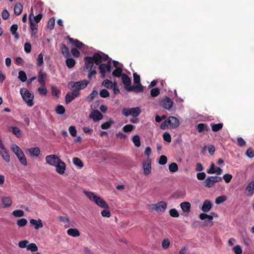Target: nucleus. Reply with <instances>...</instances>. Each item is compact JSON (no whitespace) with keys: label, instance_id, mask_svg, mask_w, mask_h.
Instances as JSON below:
<instances>
[{"label":"nucleus","instance_id":"obj_1","mask_svg":"<svg viewBox=\"0 0 254 254\" xmlns=\"http://www.w3.org/2000/svg\"><path fill=\"white\" fill-rule=\"evenodd\" d=\"M83 192L91 201L94 202L98 206L104 209L109 208L107 203L99 196L87 190H84Z\"/></svg>","mask_w":254,"mask_h":254},{"label":"nucleus","instance_id":"obj_2","mask_svg":"<svg viewBox=\"0 0 254 254\" xmlns=\"http://www.w3.org/2000/svg\"><path fill=\"white\" fill-rule=\"evenodd\" d=\"M122 79L126 90L128 91H143V88L141 84L131 86V80L127 74H123L122 75Z\"/></svg>","mask_w":254,"mask_h":254},{"label":"nucleus","instance_id":"obj_3","mask_svg":"<svg viewBox=\"0 0 254 254\" xmlns=\"http://www.w3.org/2000/svg\"><path fill=\"white\" fill-rule=\"evenodd\" d=\"M180 124L179 120L174 117H170L160 126L162 129L168 128H174L177 127Z\"/></svg>","mask_w":254,"mask_h":254},{"label":"nucleus","instance_id":"obj_4","mask_svg":"<svg viewBox=\"0 0 254 254\" xmlns=\"http://www.w3.org/2000/svg\"><path fill=\"white\" fill-rule=\"evenodd\" d=\"M88 84V82L86 80H80L77 82L70 81L67 84L68 88L72 90L77 91L79 93V91L84 89Z\"/></svg>","mask_w":254,"mask_h":254},{"label":"nucleus","instance_id":"obj_5","mask_svg":"<svg viewBox=\"0 0 254 254\" xmlns=\"http://www.w3.org/2000/svg\"><path fill=\"white\" fill-rule=\"evenodd\" d=\"M20 94L23 100L26 103L28 106L32 107L34 105V95L31 93L26 88H22L20 91Z\"/></svg>","mask_w":254,"mask_h":254},{"label":"nucleus","instance_id":"obj_6","mask_svg":"<svg viewBox=\"0 0 254 254\" xmlns=\"http://www.w3.org/2000/svg\"><path fill=\"white\" fill-rule=\"evenodd\" d=\"M222 181V178L218 176H209L203 182V185L206 188L212 187L216 183Z\"/></svg>","mask_w":254,"mask_h":254},{"label":"nucleus","instance_id":"obj_7","mask_svg":"<svg viewBox=\"0 0 254 254\" xmlns=\"http://www.w3.org/2000/svg\"><path fill=\"white\" fill-rule=\"evenodd\" d=\"M141 113V110L139 107L131 108H124L122 110L123 114L126 117L132 116L134 117H136Z\"/></svg>","mask_w":254,"mask_h":254},{"label":"nucleus","instance_id":"obj_8","mask_svg":"<svg viewBox=\"0 0 254 254\" xmlns=\"http://www.w3.org/2000/svg\"><path fill=\"white\" fill-rule=\"evenodd\" d=\"M167 203L164 201H161L156 204H151V208L158 213H163L167 208Z\"/></svg>","mask_w":254,"mask_h":254},{"label":"nucleus","instance_id":"obj_9","mask_svg":"<svg viewBox=\"0 0 254 254\" xmlns=\"http://www.w3.org/2000/svg\"><path fill=\"white\" fill-rule=\"evenodd\" d=\"M0 154L2 159L6 162H9L10 161V156L8 153V151L5 147L4 145L2 142L1 140L0 139Z\"/></svg>","mask_w":254,"mask_h":254},{"label":"nucleus","instance_id":"obj_10","mask_svg":"<svg viewBox=\"0 0 254 254\" xmlns=\"http://www.w3.org/2000/svg\"><path fill=\"white\" fill-rule=\"evenodd\" d=\"M91 58H93L92 59L96 64L99 65L102 62L107 61L108 57L103 53H96Z\"/></svg>","mask_w":254,"mask_h":254},{"label":"nucleus","instance_id":"obj_11","mask_svg":"<svg viewBox=\"0 0 254 254\" xmlns=\"http://www.w3.org/2000/svg\"><path fill=\"white\" fill-rule=\"evenodd\" d=\"M217 217V215L214 213H211L210 215H208L206 213H200L199 214V217L201 220H204L207 219L209 221L208 223L205 222V225L212 226L213 225V222L212 221L213 219V217Z\"/></svg>","mask_w":254,"mask_h":254},{"label":"nucleus","instance_id":"obj_12","mask_svg":"<svg viewBox=\"0 0 254 254\" xmlns=\"http://www.w3.org/2000/svg\"><path fill=\"white\" fill-rule=\"evenodd\" d=\"M60 159L58 156L54 154L48 155L45 157L46 163L53 166H55Z\"/></svg>","mask_w":254,"mask_h":254},{"label":"nucleus","instance_id":"obj_13","mask_svg":"<svg viewBox=\"0 0 254 254\" xmlns=\"http://www.w3.org/2000/svg\"><path fill=\"white\" fill-rule=\"evenodd\" d=\"M111 63L108 62L106 64H101L99 66L100 72L101 74V77L104 78L105 76L106 71L110 72Z\"/></svg>","mask_w":254,"mask_h":254},{"label":"nucleus","instance_id":"obj_14","mask_svg":"<svg viewBox=\"0 0 254 254\" xmlns=\"http://www.w3.org/2000/svg\"><path fill=\"white\" fill-rule=\"evenodd\" d=\"M55 167L56 168V171L58 174L63 175L66 169V165L61 159L58 162Z\"/></svg>","mask_w":254,"mask_h":254},{"label":"nucleus","instance_id":"obj_15","mask_svg":"<svg viewBox=\"0 0 254 254\" xmlns=\"http://www.w3.org/2000/svg\"><path fill=\"white\" fill-rule=\"evenodd\" d=\"M161 105L165 109L170 110L173 106V102L168 97L163 98L161 101Z\"/></svg>","mask_w":254,"mask_h":254},{"label":"nucleus","instance_id":"obj_16","mask_svg":"<svg viewBox=\"0 0 254 254\" xmlns=\"http://www.w3.org/2000/svg\"><path fill=\"white\" fill-rule=\"evenodd\" d=\"M3 208H6L10 207L12 204V200L10 196H2L1 197Z\"/></svg>","mask_w":254,"mask_h":254},{"label":"nucleus","instance_id":"obj_17","mask_svg":"<svg viewBox=\"0 0 254 254\" xmlns=\"http://www.w3.org/2000/svg\"><path fill=\"white\" fill-rule=\"evenodd\" d=\"M207 173L209 174L220 175L222 173V170L219 167H215V165L212 163L209 169L207 170Z\"/></svg>","mask_w":254,"mask_h":254},{"label":"nucleus","instance_id":"obj_18","mask_svg":"<svg viewBox=\"0 0 254 254\" xmlns=\"http://www.w3.org/2000/svg\"><path fill=\"white\" fill-rule=\"evenodd\" d=\"M43 17V15L41 13H39L37 15L35 16L34 14L33 9L32 7L30 10V14L29 15V18H31L33 23L37 24L40 21L41 19Z\"/></svg>","mask_w":254,"mask_h":254},{"label":"nucleus","instance_id":"obj_19","mask_svg":"<svg viewBox=\"0 0 254 254\" xmlns=\"http://www.w3.org/2000/svg\"><path fill=\"white\" fill-rule=\"evenodd\" d=\"M26 152L32 157H37L40 153V149L39 147H31L27 148Z\"/></svg>","mask_w":254,"mask_h":254},{"label":"nucleus","instance_id":"obj_20","mask_svg":"<svg viewBox=\"0 0 254 254\" xmlns=\"http://www.w3.org/2000/svg\"><path fill=\"white\" fill-rule=\"evenodd\" d=\"M29 222L31 225L34 226V229L37 230L43 227L42 221L40 219H38V220L31 219Z\"/></svg>","mask_w":254,"mask_h":254},{"label":"nucleus","instance_id":"obj_21","mask_svg":"<svg viewBox=\"0 0 254 254\" xmlns=\"http://www.w3.org/2000/svg\"><path fill=\"white\" fill-rule=\"evenodd\" d=\"M93 58L91 57H86L84 58L85 66L84 68L91 70L94 65Z\"/></svg>","mask_w":254,"mask_h":254},{"label":"nucleus","instance_id":"obj_22","mask_svg":"<svg viewBox=\"0 0 254 254\" xmlns=\"http://www.w3.org/2000/svg\"><path fill=\"white\" fill-rule=\"evenodd\" d=\"M89 117L92 119L94 122H97L103 118V115L99 111L94 110L90 113Z\"/></svg>","mask_w":254,"mask_h":254},{"label":"nucleus","instance_id":"obj_23","mask_svg":"<svg viewBox=\"0 0 254 254\" xmlns=\"http://www.w3.org/2000/svg\"><path fill=\"white\" fill-rule=\"evenodd\" d=\"M254 192V181H252L246 188L245 194L249 196H252Z\"/></svg>","mask_w":254,"mask_h":254},{"label":"nucleus","instance_id":"obj_24","mask_svg":"<svg viewBox=\"0 0 254 254\" xmlns=\"http://www.w3.org/2000/svg\"><path fill=\"white\" fill-rule=\"evenodd\" d=\"M78 95L79 93H77V91H74L73 90L71 93H67L65 96V103L66 104H68Z\"/></svg>","mask_w":254,"mask_h":254},{"label":"nucleus","instance_id":"obj_25","mask_svg":"<svg viewBox=\"0 0 254 254\" xmlns=\"http://www.w3.org/2000/svg\"><path fill=\"white\" fill-rule=\"evenodd\" d=\"M143 172L145 175H149L151 172V165L150 161L148 160L143 163Z\"/></svg>","mask_w":254,"mask_h":254},{"label":"nucleus","instance_id":"obj_26","mask_svg":"<svg viewBox=\"0 0 254 254\" xmlns=\"http://www.w3.org/2000/svg\"><path fill=\"white\" fill-rule=\"evenodd\" d=\"M180 207L184 212L188 213L190 211L191 205L189 202L185 201L181 203Z\"/></svg>","mask_w":254,"mask_h":254},{"label":"nucleus","instance_id":"obj_27","mask_svg":"<svg viewBox=\"0 0 254 254\" xmlns=\"http://www.w3.org/2000/svg\"><path fill=\"white\" fill-rule=\"evenodd\" d=\"M211 207L212 204L210 201L205 200L203 203L201 207V210L204 212H207L211 209Z\"/></svg>","mask_w":254,"mask_h":254},{"label":"nucleus","instance_id":"obj_28","mask_svg":"<svg viewBox=\"0 0 254 254\" xmlns=\"http://www.w3.org/2000/svg\"><path fill=\"white\" fill-rule=\"evenodd\" d=\"M58 219L60 222H62L64 224V227L66 228H69L71 226L68 217L64 216H60L58 217Z\"/></svg>","mask_w":254,"mask_h":254},{"label":"nucleus","instance_id":"obj_29","mask_svg":"<svg viewBox=\"0 0 254 254\" xmlns=\"http://www.w3.org/2000/svg\"><path fill=\"white\" fill-rule=\"evenodd\" d=\"M67 234L73 237H77L80 236L79 231L75 228H70L67 230Z\"/></svg>","mask_w":254,"mask_h":254},{"label":"nucleus","instance_id":"obj_30","mask_svg":"<svg viewBox=\"0 0 254 254\" xmlns=\"http://www.w3.org/2000/svg\"><path fill=\"white\" fill-rule=\"evenodd\" d=\"M46 76L47 74L45 72H43L42 70H40L39 72L38 82L42 86H45V79Z\"/></svg>","mask_w":254,"mask_h":254},{"label":"nucleus","instance_id":"obj_31","mask_svg":"<svg viewBox=\"0 0 254 254\" xmlns=\"http://www.w3.org/2000/svg\"><path fill=\"white\" fill-rule=\"evenodd\" d=\"M16 156H17V158L19 159V161L22 165L24 166L27 165V160L23 151L20 152L19 153H18L17 155H16Z\"/></svg>","mask_w":254,"mask_h":254},{"label":"nucleus","instance_id":"obj_32","mask_svg":"<svg viewBox=\"0 0 254 254\" xmlns=\"http://www.w3.org/2000/svg\"><path fill=\"white\" fill-rule=\"evenodd\" d=\"M197 129L199 132L201 133L204 131H208L209 128L206 124L200 123L197 125Z\"/></svg>","mask_w":254,"mask_h":254},{"label":"nucleus","instance_id":"obj_33","mask_svg":"<svg viewBox=\"0 0 254 254\" xmlns=\"http://www.w3.org/2000/svg\"><path fill=\"white\" fill-rule=\"evenodd\" d=\"M61 52L64 56L67 58L69 57L70 56V53L69 51L68 48L64 45V44H62L61 45Z\"/></svg>","mask_w":254,"mask_h":254},{"label":"nucleus","instance_id":"obj_34","mask_svg":"<svg viewBox=\"0 0 254 254\" xmlns=\"http://www.w3.org/2000/svg\"><path fill=\"white\" fill-rule=\"evenodd\" d=\"M23 9V6L22 4L20 3H16L14 7V12L15 15H20Z\"/></svg>","mask_w":254,"mask_h":254},{"label":"nucleus","instance_id":"obj_35","mask_svg":"<svg viewBox=\"0 0 254 254\" xmlns=\"http://www.w3.org/2000/svg\"><path fill=\"white\" fill-rule=\"evenodd\" d=\"M70 43L74 45L76 47L78 48H81L83 46V43L77 40H73L72 38L67 37Z\"/></svg>","mask_w":254,"mask_h":254},{"label":"nucleus","instance_id":"obj_36","mask_svg":"<svg viewBox=\"0 0 254 254\" xmlns=\"http://www.w3.org/2000/svg\"><path fill=\"white\" fill-rule=\"evenodd\" d=\"M12 214L15 217H21L24 215V211L20 209L13 211Z\"/></svg>","mask_w":254,"mask_h":254},{"label":"nucleus","instance_id":"obj_37","mask_svg":"<svg viewBox=\"0 0 254 254\" xmlns=\"http://www.w3.org/2000/svg\"><path fill=\"white\" fill-rule=\"evenodd\" d=\"M102 85L107 88L111 89L114 85V82L113 83L112 81L106 79L102 82Z\"/></svg>","mask_w":254,"mask_h":254},{"label":"nucleus","instance_id":"obj_38","mask_svg":"<svg viewBox=\"0 0 254 254\" xmlns=\"http://www.w3.org/2000/svg\"><path fill=\"white\" fill-rule=\"evenodd\" d=\"M11 149L15 155L22 151L20 147L15 144H11Z\"/></svg>","mask_w":254,"mask_h":254},{"label":"nucleus","instance_id":"obj_39","mask_svg":"<svg viewBox=\"0 0 254 254\" xmlns=\"http://www.w3.org/2000/svg\"><path fill=\"white\" fill-rule=\"evenodd\" d=\"M132 140L135 146L138 147L140 146V140L139 135H134L132 137Z\"/></svg>","mask_w":254,"mask_h":254},{"label":"nucleus","instance_id":"obj_40","mask_svg":"<svg viewBox=\"0 0 254 254\" xmlns=\"http://www.w3.org/2000/svg\"><path fill=\"white\" fill-rule=\"evenodd\" d=\"M112 74L114 76L116 77H120L122 76V69L120 67H117L116 69L113 71Z\"/></svg>","mask_w":254,"mask_h":254},{"label":"nucleus","instance_id":"obj_41","mask_svg":"<svg viewBox=\"0 0 254 254\" xmlns=\"http://www.w3.org/2000/svg\"><path fill=\"white\" fill-rule=\"evenodd\" d=\"M211 126L212 127V130L213 131H217L221 129L223 127V124L219 123L217 124H211Z\"/></svg>","mask_w":254,"mask_h":254},{"label":"nucleus","instance_id":"obj_42","mask_svg":"<svg viewBox=\"0 0 254 254\" xmlns=\"http://www.w3.org/2000/svg\"><path fill=\"white\" fill-rule=\"evenodd\" d=\"M169 170L171 172H176L178 170V165L176 163H172L169 166Z\"/></svg>","mask_w":254,"mask_h":254},{"label":"nucleus","instance_id":"obj_43","mask_svg":"<svg viewBox=\"0 0 254 254\" xmlns=\"http://www.w3.org/2000/svg\"><path fill=\"white\" fill-rule=\"evenodd\" d=\"M28 223L27 220L25 218H21L17 221V225L20 227H24L27 225Z\"/></svg>","mask_w":254,"mask_h":254},{"label":"nucleus","instance_id":"obj_44","mask_svg":"<svg viewBox=\"0 0 254 254\" xmlns=\"http://www.w3.org/2000/svg\"><path fill=\"white\" fill-rule=\"evenodd\" d=\"M18 78L22 81L25 82L27 80V76L25 72L22 70H20L18 73Z\"/></svg>","mask_w":254,"mask_h":254},{"label":"nucleus","instance_id":"obj_45","mask_svg":"<svg viewBox=\"0 0 254 254\" xmlns=\"http://www.w3.org/2000/svg\"><path fill=\"white\" fill-rule=\"evenodd\" d=\"M55 24V19L54 17L51 18L47 23V28L50 30H52L54 28Z\"/></svg>","mask_w":254,"mask_h":254},{"label":"nucleus","instance_id":"obj_46","mask_svg":"<svg viewBox=\"0 0 254 254\" xmlns=\"http://www.w3.org/2000/svg\"><path fill=\"white\" fill-rule=\"evenodd\" d=\"M75 64L74 60L72 58H67L66 60V64L69 68L72 67Z\"/></svg>","mask_w":254,"mask_h":254},{"label":"nucleus","instance_id":"obj_47","mask_svg":"<svg viewBox=\"0 0 254 254\" xmlns=\"http://www.w3.org/2000/svg\"><path fill=\"white\" fill-rule=\"evenodd\" d=\"M27 250L31 252H36L38 250V247L35 243H31L27 246Z\"/></svg>","mask_w":254,"mask_h":254},{"label":"nucleus","instance_id":"obj_48","mask_svg":"<svg viewBox=\"0 0 254 254\" xmlns=\"http://www.w3.org/2000/svg\"><path fill=\"white\" fill-rule=\"evenodd\" d=\"M73 163L75 165H76V166H78L80 168H81L83 166V163L82 162L81 160L78 158H76V157L73 158Z\"/></svg>","mask_w":254,"mask_h":254},{"label":"nucleus","instance_id":"obj_49","mask_svg":"<svg viewBox=\"0 0 254 254\" xmlns=\"http://www.w3.org/2000/svg\"><path fill=\"white\" fill-rule=\"evenodd\" d=\"M56 111L58 114L62 115L65 112V109L63 105H59L57 106Z\"/></svg>","mask_w":254,"mask_h":254},{"label":"nucleus","instance_id":"obj_50","mask_svg":"<svg viewBox=\"0 0 254 254\" xmlns=\"http://www.w3.org/2000/svg\"><path fill=\"white\" fill-rule=\"evenodd\" d=\"M226 196L225 195H221L217 197L215 199V203L217 204H219L221 203L224 202L226 200Z\"/></svg>","mask_w":254,"mask_h":254},{"label":"nucleus","instance_id":"obj_51","mask_svg":"<svg viewBox=\"0 0 254 254\" xmlns=\"http://www.w3.org/2000/svg\"><path fill=\"white\" fill-rule=\"evenodd\" d=\"M68 131L72 136L75 137L76 136L77 130L75 126H70L68 128Z\"/></svg>","mask_w":254,"mask_h":254},{"label":"nucleus","instance_id":"obj_52","mask_svg":"<svg viewBox=\"0 0 254 254\" xmlns=\"http://www.w3.org/2000/svg\"><path fill=\"white\" fill-rule=\"evenodd\" d=\"M12 133L15 135L17 137H20L21 135V131L19 128L17 127H12Z\"/></svg>","mask_w":254,"mask_h":254},{"label":"nucleus","instance_id":"obj_53","mask_svg":"<svg viewBox=\"0 0 254 254\" xmlns=\"http://www.w3.org/2000/svg\"><path fill=\"white\" fill-rule=\"evenodd\" d=\"M98 94V93L96 90H93L92 92L90 94V95L87 97V99L89 101H92L93 99L96 97Z\"/></svg>","mask_w":254,"mask_h":254},{"label":"nucleus","instance_id":"obj_54","mask_svg":"<svg viewBox=\"0 0 254 254\" xmlns=\"http://www.w3.org/2000/svg\"><path fill=\"white\" fill-rule=\"evenodd\" d=\"M246 154L250 158H253L254 157V150L251 147L249 148L246 152Z\"/></svg>","mask_w":254,"mask_h":254},{"label":"nucleus","instance_id":"obj_55","mask_svg":"<svg viewBox=\"0 0 254 254\" xmlns=\"http://www.w3.org/2000/svg\"><path fill=\"white\" fill-rule=\"evenodd\" d=\"M170 242L168 239L163 240L162 242V247L165 249L168 248L170 246Z\"/></svg>","mask_w":254,"mask_h":254},{"label":"nucleus","instance_id":"obj_56","mask_svg":"<svg viewBox=\"0 0 254 254\" xmlns=\"http://www.w3.org/2000/svg\"><path fill=\"white\" fill-rule=\"evenodd\" d=\"M163 137L165 141H166L168 142H169V143L171 142V137L169 132H164L163 135Z\"/></svg>","mask_w":254,"mask_h":254},{"label":"nucleus","instance_id":"obj_57","mask_svg":"<svg viewBox=\"0 0 254 254\" xmlns=\"http://www.w3.org/2000/svg\"><path fill=\"white\" fill-rule=\"evenodd\" d=\"M29 241L28 240H23L19 242L18 246L21 248H27V246L28 245Z\"/></svg>","mask_w":254,"mask_h":254},{"label":"nucleus","instance_id":"obj_58","mask_svg":"<svg viewBox=\"0 0 254 254\" xmlns=\"http://www.w3.org/2000/svg\"><path fill=\"white\" fill-rule=\"evenodd\" d=\"M170 215L173 217H178L179 216V214L177 210L175 209H171L169 211Z\"/></svg>","mask_w":254,"mask_h":254},{"label":"nucleus","instance_id":"obj_59","mask_svg":"<svg viewBox=\"0 0 254 254\" xmlns=\"http://www.w3.org/2000/svg\"><path fill=\"white\" fill-rule=\"evenodd\" d=\"M30 27L31 31H37L38 24L33 23L31 18H29Z\"/></svg>","mask_w":254,"mask_h":254},{"label":"nucleus","instance_id":"obj_60","mask_svg":"<svg viewBox=\"0 0 254 254\" xmlns=\"http://www.w3.org/2000/svg\"><path fill=\"white\" fill-rule=\"evenodd\" d=\"M167 162V158L165 155H162L160 157L159 164L160 165H165Z\"/></svg>","mask_w":254,"mask_h":254},{"label":"nucleus","instance_id":"obj_61","mask_svg":"<svg viewBox=\"0 0 254 254\" xmlns=\"http://www.w3.org/2000/svg\"><path fill=\"white\" fill-rule=\"evenodd\" d=\"M160 93V90L157 88H155L151 90L150 94L152 97H156Z\"/></svg>","mask_w":254,"mask_h":254},{"label":"nucleus","instance_id":"obj_62","mask_svg":"<svg viewBox=\"0 0 254 254\" xmlns=\"http://www.w3.org/2000/svg\"><path fill=\"white\" fill-rule=\"evenodd\" d=\"M100 95L103 98H106L109 96V92L106 89H102L100 92Z\"/></svg>","mask_w":254,"mask_h":254},{"label":"nucleus","instance_id":"obj_63","mask_svg":"<svg viewBox=\"0 0 254 254\" xmlns=\"http://www.w3.org/2000/svg\"><path fill=\"white\" fill-rule=\"evenodd\" d=\"M133 128V126L131 125H127L125 126L123 128V130L124 132H129L131 131Z\"/></svg>","mask_w":254,"mask_h":254},{"label":"nucleus","instance_id":"obj_64","mask_svg":"<svg viewBox=\"0 0 254 254\" xmlns=\"http://www.w3.org/2000/svg\"><path fill=\"white\" fill-rule=\"evenodd\" d=\"M37 60V65L39 66H41L43 63V55L42 53L38 55Z\"/></svg>","mask_w":254,"mask_h":254}]
</instances>
